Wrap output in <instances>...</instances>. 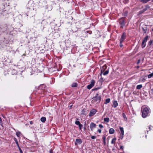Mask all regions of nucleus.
Listing matches in <instances>:
<instances>
[{
  "label": "nucleus",
  "instance_id": "obj_19",
  "mask_svg": "<svg viewBox=\"0 0 153 153\" xmlns=\"http://www.w3.org/2000/svg\"><path fill=\"white\" fill-rule=\"evenodd\" d=\"M103 140V144L104 145H106V143L105 141V139H106V137L105 136H103L102 138Z\"/></svg>",
  "mask_w": 153,
  "mask_h": 153
},
{
  "label": "nucleus",
  "instance_id": "obj_21",
  "mask_svg": "<svg viewBox=\"0 0 153 153\" xmlns=\"http://www.w3.org/2000/svg\"><path fill=\"white\" fill-rule=\"evenodd\" d=\"M78 84L77 83H74L71 85V87L73 88L76 87L77 86Z\"/></svg>",
  "mask_w": 153,
  "mask_h": 153
},
{
  "label": "nucleus",
  "instance_id": "obj_27",
  "mask_svg": "<svg viewBox=\"0 0 153 153\" xmlns=\"http://www.w3.org/2000/svg\"><path fill=\"white\" fill-rule=\"evenodd\" d=\"M104 122L108 123L109 122V118L108 117L105 118H104Z\"/></svg>",
  "mask_w": 153,
  "mask_h": 153
},
{
  "label": "nucleus",
  "instance_id": "obj_38",
  "mask_svg": "<svg viewBox=\"0 0 153 153\" xmlns=\"http://www.w3.org/2000/svg\"><path fill=\"white\" fill-rule=\"evenodd\" d=\"M150 95L153 94V89H152L149 92Z\"/></svg>",
  "mask_w": 153,
  "mask_h": 153
},
{
  "label": "nucleus",
  "instance_id": "obj_40",
  "mask_svg": "<svg viewBox=\"0 0 153 153\" xmlns=\"http://www.w3.org/2000/svg\"><path fill=\"white\" fill-rule=\"evenodd\" d=\"M129 2V0H124V4H126L128 3Z\"/></svg>",
  "mask_w": 153,
  "mask_h": 153
},
{
  "label": "nucleus",
  "instance_id": "obj_9",
  "mask_svg": "<svg viewBox=\"0 0 153 153\" xmlns=\"http://www.w3.org/2000/svg\"><path fill=\"white\" fill-rule=\"evenodd\" d=\"M120 137L121 138V139H122L123 137V135L124 134V131L123 130V127H120Z\"/></svg>",
  "mask_w": 153,
  "mask_h": 153
},
{
  "label": "nucleus",
  "instance_id": "obj_11",
  "mask_svg": "<svg viewBox=\"0 0 153 153\" xmlns=\"http://www.w3.org/2000/svg\"><path fill=\"white\" fill-rule=\"evenodd\" d=\"M75 124L76 125H78L79 126V129L81 130L83 126V125L80 123L79 121H76L75 122Z\"/></svg>",
  "mask_w": 153,
  "mask_h": 153
},
{
  "label": "nucleus",
  "instance_id": "obj_4",
  "mask_svg": "<svg viewBox=\"0 0 153 153\" xmlns=\"http://www.w3.org/2000/svg\"><path fill=\"white\" fill-rule=\"evenodd\" d=\"M107 66L106 65L103 66L101 68V71L100 76H101L102 74H103V75L105 76L108 74L109 73V70H108L105 71L104 72L105 70L107 68Z\"/></svg>",
  "mask_w": 153,
  "mask_h": 153
},
{
  "label": "nucleus",
  "instance_id": "obj_55",
  "mask_svg": "<svg viewBox=\"0 0 153 153\" xmlns=\"http://www.w3.org/2000/svg\"><path fill=\"white\" fill-rule=\"evenodd\" d=\"M17 147H18L19 149L20 148V147L19 146H19H17Z\"/></svg>",
  "mask_w": 153,
  "mask_h": 153
},
{
  "label": "nucleus",
  "instance_id": "obj_16",
  "mask_svg": "<svg viewBox=\"0 0 153 153\" xmlns=\"http://www.w3.org/2000/svg\"><path fill=\"white\" fill-rule=\"evenodd\" d=\"M143 31L144 32V33H146L147 30V27H142Z\"/></svg>",
  "mask_w": 153,
  "mask_h": 153
},
{
  "label": "nucleus",
  "instance_id": "obj_28",
  "mask_svg": "<svg viewBox=\"0 0 153 153\" xmlns=\"http://www.w3.org/2000/svg\"><path fill=\"white\" fill-rule=\"evenodd\" d=\"M142 87V85H139L137 86L136 88L137 89H141Z\"/></svg>",
  "mask_w": 153,
  "mask_h": 153
},
{
  "label": "nucleus",
  "instance_id": "obj_37",
  "mask_svg": "<svg viewBox=\"0 0 153 153\" xmlns=\"http://www.w3.org/2000/svg\"><path fill=\"white\" fill-rule=\"evenodd\" d=\"M85 109H83L82 110V114L85 115Z\"/></svg>",
  "mask_w": 153,
  "mask_h": 153
},
{
  "label": "nucleus",
  "instance_id": "obj_30",
  "mask_svg": "<svg viewBox=\"0 0 153 153\" xmlns=\"http://www.w3.org/2000/svg\"><path fill=\"white\" fill-rule=\"evenodd\" d=\"M101 88V87H97V88H94V89H92V91H97L99 89H100V88Z\"/></svg>",
  "mask_w": 153,
  "mask_h": 153
},
{
  "label": "nucleus",
  "instance_id": "obj_3",
  "mask_svg": "<svg viewBox=\"0 0 153 153\" xmlns=\"http://www.w3.org/2000/svg\"><path fill=\"white\" fill-rule=\"evenodd\" d=\"M92 101L93 102H97L99 103L101 100L100 96H99V94H97L96 96L92 98Z\"/></svg>",
  "mask_w": 153,
  "mask_h": 153
},
{
  "label": "nucleus",
  "instance_id": "obj_15",
  "mask_svg": "<svg viewBox=\"0 0 153 153\" xmlns=\"http://www.w3.org/2000/svg\"><path fill=\"white\" fill-rule=\"evenodd\" d=\"M150 8L149 6L148 5H146L145 6V8H144L143 10L144 12L148 10V9Z\"/></svg>",
  "mask_w": 153,
  "mask_h": 153
},
{
  "label": "nucleus",
  "instance_id": "obj_53",
  "mask_svg": "<svg viewBox=\"0 0 153 153\" xmlns=\"http://www.w3.org/2000/svg\"><path fill=\"white\" fill-rule=\"evenodd\" d=\"M140 68V66H137V68Z\"/></svg>",
  "mask_w": 153,
  "mask_h": 153
},
{
  "label": "nucleus",
  "instance_id": "obj_23",
  "mask_svg": "<svg viewBox=\"0 0 153 153\" xmlns=\"http://www.w3.org/2000/svg\"><path fill=\"white\" fill-rule=\"evenodd\" d=\"M116 138H113L112 139V141H111V143L112 144H115V141H116Z\"/></svg>",
  "mask_w": 153,
  "mask_h": 153
},
{
  "label": "nucleus",
  "instance_id": "obj_25",
  "mask_svg": "<svg viewBox=\"0 0 153 153\" xmlns=\"http://www.w3.org/2000/svg\"><path fill=\"white\" fill-rule=\"evenodd\" d=\"M146 43L143 41H142L141 46L143 48H144L146 46Z\"/></svg>",
  "mask_w": 153,
  "mask_h": 153
},
{
  "label": "nucleus",
  "instance_id": "obj_32",
  "mask_svg": "<svg viewBox=\"0 0 153 153\" xmlns=\"http://www.w3.org/2000/svg\"><path fill=\"white\" fill-rule=\"evenodd\" d=\"M122 115H123V118L124 119H125L126 120H127V118L126 117V114L125 113H123V114H122Z\"/></svg>",
  "mask_w": 153,
  "mask_h": 153
},
{
  "label": "nucleus",
  "instance_id": "obj_49",
  "mask_svg": "<svg viewBox=\"0 0 153 153\" xmlns=\"http://www.w3.org/2000/svg\"><path fill=\"white\" fill-rule=\"evenodd\" d=\"M142 80L143 82H144L146 80V79L145 78H143Z\"/></svg>",
  "mask_w": 153,
  "mask_h": 153
},
{
  "label": "nucleus",
  "instance_id": "obj_33",
  "mask_svg": "<svg viewBox=\"0 0 153 153\" xmlns=\"http://www.w3.org/2000/svg\"><path fill=\"white\" fill-rule=\"evenodd\" d=\"M153 76V73H151L148 75V77L149 78H150L152 77Z\"/></svg>",
  "mask_w": 153,
  "mask_h": 153
},
{
  "label": "nucleus",
  "instance_id": "obj_47",
  "mask_svg": "<svg viewBox=\"0 0 153 153\" xmlns=\"http://www.w3.org/2000/svg\"><path fill=\"white\" fill-rule=\"evenodd\" d=\"M98 131L100 133H101V130L100 129H99L98 130Z\"/></svg>",
  "mask_w": 153,
  "mask_h": 153
},
{
  "label": "nucleus",
  "instance_id": "obj_34",
  "mask_svg": "<svg viewBox=\"0 0 153 153\" xmlns=\"http://www.w3.org/2000/svg\"><path fill=\"white\" fill-rule=\"evenodd\" d=\"M20 133H21L19 131L17 132H16V136L18 137H20Z\"/></svg>",
  "mask_w": 153,
  "mask_h": 153
},
{
  "label": "nucleus",
  "instance_id": "obj_2",
  "mask_svg": "<svg viewBox=\"0 0 153 153\" xmlns=\"http://www.w3.org/2000/svg\"><path fill=\"white\" fill-rule=\"evenodd\" d=\"M118 22L120 25V27L123 28L125 26L126 22L125 17H122L119 19Z\"/></svg>",
  "mask_w": 153,
  "mask_h": 153
},
{
  "label": "nucleus",
  "instance_id": "obj_56",
  "mask_svg": "<svg viewBox=\"0 0 153 153\" xmlns=\"http://www.w3.org/2000/svg\"><path fill=\"white\" fill-rule=\"evenodd\" d=\"M84 129L85 130H86V128H85V127H84Z\"/></svg>",
  "mask_w": 153,
  "mask_h": 153
},
{
  "label": "nucleus",
  "instance_id": "obj_20",
  "mask_svg": "<svg viewBox=\"0 0 153 153\" xmlns=\"http://www.w3.org/2000/svg\"><path fill=\"white\" fill-rule=\"evenodd\" d=\"M41 121L43 123L45 122L46 120V118L45 117H42L40 119Z\"/></svg>",
  "mask_w": 153,
  "mask_h": 153
},
{
  "label": "nucleus",
  "instance_id": "obj_51",
  "mask_svg": "<svg viewBox=\"0 0 153 153\" xmlns=\"http://www.w3.org/2000/svg\"><path fill=\"white\" fill-rule=\"evenodd\" d=\"M151 126H152L151 125L149 126V130H151L150 127Z\"/></svg>",
  "mask_w": 153,
  "mask_h": 153
},
{
  "label": "nucleus",
  "instance_id": "obj_12",
  "mask_svg": "<svg viewBox=\"0 0 153 153\" xmlns=\"http://www.w3.org/2000/svg\"><path fill=\"white\" fill-rule=\"evenodd\" d=\"M118 105V103L117 101H114L113 103V106L114 108H116Z\"/></svg>",
  "mask_w": 153,
  "mask_h": 153
},
{
  "label": "nucleus",
  "instance_id": "obj_26",
  "mask_svg": "<svg viewBox=\"0 0 153 153\" xmlns=\"http://www.w3.org/2000/svg\"><path fill=\"white\" fill-rule=\"evenodd\" d=\"M128 13V12L127 11H126L124 12L123 13L122 15L123 16H127Z\"/></svg>",
  "mask_w": 153,
  "mask_h": 153
},
{
  "label": "nucleus",
  "instance_id": "obj_60",
  "mask_svg": "<svg viewBox=\"0 0 153 153\" xmlns=\"http://www.w3.org/2000/svg\"><path fill=\"white\" fill-rule=\"evenodd\" d=\"M147 136L146 135V137Z\"/></svg>",
  "mask_w": 153,
  "mask_h": 153
},
{
  "label": "nucleus",
  "instance_id": "obj_41",
  "mask_svg": "<svg viewBox=\"0 0 153 153\" xmlns=\"http://www.w3.org/2000/svg\"><path fill=\"white\" fill-rule=\"evenodd\" d=\"M87 33H88L89 34H91L92 33V32L91 31H86Z\"/></svg>",
  "mask_w": 153,
  "mask_h": 153
},
{
  "label": "nucleus",
  "instance_id": "obj_44",
  "mask_svg": "<svg viewBox=\"0 0 153 153\" xmlns=\"http://www.w3.org/2000/svg\"><path fill=\"white\" fill-rule=\"evenodd\" d=\"M140 59H139L138 60L137 62V64H138L139 63H140Z\"/></svg>",
  "mask_w": 153,
  "mask_h": 153
},
{
  "label": "nucleus",
  "instance_id": "obj_39",
  "mask_svg": "<svg viewBox=\"0 0 153 153\" xmlns=\"http://www.w3.org/2000/svg\"><path fill=\"white\" fill-rule=\"evenodd\" d=\"M123 42L120 41V47H122L123 46V45L122 44Z\"/></svg>",
  "mask_w": 153,
  "mask_h": 153
},
{
  "label": "nucleus",
  "instance_id": "obj_57",
  "mask_svg": "<svg viewBox=\"0 0 153 153\" xmlns=\"http://www.w3.org/2000/svg\"><path fill=\"white\" fill-rule=\"evenodd\" d=\"M146 131H147V133H148V132H149L148 130H146Z\"/></svg>",
  "mask_w": 153,
  "mask_h": 153
},
{
  "label": "nucleus",
  "instance_id": "obj_61",
  "mask_svg": "<svg viewBox=\"0 0 153 153\" xmlns=\"http://www.w3.org/2000/svg\"><path fill=\"white\" fill-rule=\"evenodd\" d=\"M152 1H153V0H152Z\"/></svg>",
  "mask_w": 153,
  "mask_h": 153
},
{
  "label": "nucleus",
  "instance_id": "obj_6",
  "mask_svg": "<svg viewBox=\"0 0 153 153\" xmlns=\"http://www.w3.org/2000/svg\"><path fill=\"white\" fill-rule=\"evenodd\" d=\"M97 110L95 109H93L91 110L89 114L90 117H91L94 115L97 112Z\"/></svg>",
  "mask_w": 153,
  "mask_h": 153
},
{
  "label": "nucleus",
  "instance_id": "obj_36",
  "mask_svg": "<svg viewBox=\"0 0 153 153\" xmlns=\"http://www.w3.org/2000/svg\"><path fill=\"white\" fill-rule=\"evenodd\" d=\"M153 41L152 40H150L148 43V45H151L153 43Z\"/></svg>",
  "mask_w": 153,
  "mask_h": 153
},
{
  "label": "nucleus",
  "instance_id": "obj_46",
  "mask_svg": "<svg viewBox=\"0 0 153 153\" xmlns=\"http://www.w3.org/2000/svg\"><path fill=\"white\" fill-rule=\"evenodd\" d=\"M49 153H53V151L52 149H51L49 151Z\"/></svg>",
  "mask_w": 153,
  "mask_h": 153
},
{
  "label": "nucleus",
  "instance_id": "obj_58",
  "mask_svg": "<svg viewBox=\"0 0 153 153\" xmlns=\"http://www.w3.org/2000/svg\"><path fill=\"white\" fill-rule=\"evenodd\" d=\"M152 31H153V28L152 29Z\"/></svg>",
  "mask_w": 153,
  "mask_h": 153
},
{
  "label": "nucleus",
  "instance_id": "obj_52",
  "mask_svg": "<svg viewBox=\"0 0 153 153\" xmlns=\"http://www.w3.org/2000/svg\"><path fill=\"white\" fill-rule=\"evenodd\" d=\"M100 79H101V80H102V81H104V80H103V78L102 77H101L100 78Z\"/></svg>",
  "mask_w": 153,
  "mask_h": 153
},
{
  "label": "nucleus",
  "instance_id": "obj_59",
  "mask_svg": "<svg viewBox=\"0 0 153 153\" xmlns=\"http://www.w3.org/2000/svg\"><path fill=\"white\" fill-rule=\"evenodd\" d=\"M3 117H4V118H5L4 117V116H3Z\"/></svg>",
  "mask_w": 153,
  "mask_h": 153
},
{
  "label": "nucleus",
  "instance_id": "obj_50",
  "mask_svg": "<svg viewBox=\"0 0 153 153\" xmlns=\"http://www.w3.org/2000/svg\"><path fill=\"white\" fill-rule=\"evenodd\" d=\"M20 153H23V152L21 148L19 149Z\"/></svg>",
  "mask_w": 153,
  "mask_h": 153
},
{
  "label": "nucleus",
  "instance_id": "obj_22",
  "mask_svg": "<svg viewBox=\"0 0 153 153\" xmlns=\"http://www.w3.org/2000/svg\"><path fill=\"white\" fill-rule=\"evenodd\" d=\"M150 0H140V1L143 3H146Z\"/></svg>",
  "mask_w": 153,
  "mask_h": 153
},
{
  "label": "nucleus",
  "instance_id": "obj_24",
  "mask_svg": "<svg viewBox=\"0 0 153 153\" xmlns=\"http://www.w3.org/2000/svg\"><path fill=\"white\" fill-rule=\"evenodd\" d=\"M148 38L149 36H146V37L144 38V39L143 41L144 42H146L148 39Z\"/></svg>",
  "mask_w": 153,
  "mask_h": 153
},
{
  "label": "nucleus",
  "instance_id": "obj_14",
  "mask_svg": "<svg viewBox=\"0 0 153 153\" xmlns=\"http://www.w3.org/2000/svg\"><path fill=\"white\" fill-rule=\"evenodd\" d=\"M150 8L149 6L148 5H146L145 6V8H144L143 10L144 12L148 10V9Z\"/></svg>",
  "mask_w": 153,
  "mask_h": 153
},
{
  "label": "nucleus",
  "instance_id": "obj_35",
  "mask_svg": "<svg viewBox=\"0 0 153 153\" xmlns=\"http://www.w3.org/2000/svg\"><path fill=\"white\" fill-rule=\"evenodd\" d=\"M144 12L143 11V10H140L138 12V15H141Z\"/></svg>",
  "mask_w": 153,
  "mask_h": 153
},
{
  "label": "nucleus",
  "instance_id": "obj_31",
  "mask_svg": "<svg viewBox=\"0 0 153 153\" xmlns=\"http://www.w3.org/2000/svg\"><path fill=\"white\" fill-rule=\"evenodd\" d=\"M14 141H15V142L16 143L17 146H19V144H18L17 140V139L16 138H14Z\"/></svg>",
  "mask_w": 153,
  "mask_h": 153
},
{
  "label": "nucleus",
  "instance_id": "obj_43",
  "mask_svg": "<svg viewBox=\"0 0 153 153\" xmlns=\"http://www.w3.org/2000/svg\"><path fill=\"white\" fill-rule=\"evenodd\" d=\"M96 138V136H92L91 137V138L92 139H95Z\"/></svg>",
  "mask_w": 153,
  "mask_h": 153
},
{
  "label": "nucleus",
  "instance_id": "obj_42",
  "mask_svg": "<svg viewBox=\"0 0 153 153\" xmlns=\"http://www.w3.org/2000/svg\"><path fill=\"white\" fill-rule=\"evenodd\" d=\"M99 126L101 128H103V126L101 124H99Z\"/></svg>",
  "mask_w": 153,
  "mask_h": 153
},
{
  "label": "nucleus",
  "instance_id": "obj_13",
  "mask_svg": "<svg viewBox=\"0 0 153 153\" xmlns=\"http://www.w3.org/2000/svg\"><path fill=\"white\" fill-rule=\"evenodd\" d=\"M114 132V130L113 128H111L109 130V133L110 134H112Z\"/></svg>",
  "mask_w": 153,
  "mask_h": 153
},
{
  "label": "nucleus",
  "instance_id": "obj_5",
  "mask_svg": "<svg viewBox=\"0 0 153 153\" xmlns=\"http://www.w3.org/2000/svg\"><path fill=\"white\" fill-rule=\"evenodd\" d=\"M95 83V81L94 79H92L91 82V83L87 86V88L88 89H91L94 86Z\"/></svg>",
  "mask_w": 153,
  "mask_h": 153
},
{
  "label": "nucleus",
  "instance_id": "obj_8",
  "mask_svg": "<svg viewBox=\"0 0 153 153\" xmlns=\"http://www.w3.org/2000/svg\"><path fill=\"white\" fill-rule=\"evenodd\" d=\"M82 141L80 139H76L75 142V145L77 146L78 144H81L82 143Z\"/></svg>",
  "mask_w": 153,
  "mask_h": 153
},
{
  "label": "nucleus",
  "instance_id": "obj_48",
  "mask_svg": "<svg viewBox=\"0 0 153 153\" xmlns=\"http://www.w3.org/2000/svg\"><path fill=\"white\" fill-rule=\"evenodd\" d=\"M120 149H122V150H123V147L122 146H120Z\"/></svg>",
  "mask_w": 153,
  "mask_h": 153
},
{
  "label": "nucleus",
  "instance_id": "obj_54",
  "mask_svg": "<svg viewBox=\"0 0 153 153\" xmlns=\"http://www.w3.org/2000/svg\"><path fill=\"white\" fill-rule=\"evenodd\" d=\"M30 124H32L33 123V122L32 121L30 122Z\"/></svg>",
  "mask_w": 153,
  "mask_h": 153
},
{
  "label": "nucleus",
  "instance_id": "obj_45",
  "mask_svg": "<svg viewBox=\"0 0 153 153\" xmlns=\"http://www.w3.org/2000/svg\"><path fill=\"white\" fill-rule=\"evenodd\" d=\"M2 124V120L1 118L0 117V124Z\"/></svg>",
  "mask_w": 153,
  "mask_h": 153
},
{
  "label": "nucleus",
  "instance_id": "obj_7",
  "mask_svg": "<svg viewBox=\"0 0 153 153\" xmlns=\"http://www.w3.org/2000/svg\"><path fill=\"white\" fill-rule=\"evenodd\" d=\"M126 33L125 32H123L122 33V34L121 36V38L120 41L123 42L124 40L126 39Z\"/></svg>",
  "mask_w": 153,
  "mask_h": 153
},
{
  "label": "nucleus",
  "instance_id": "obj_29",
  "mask_svg": "<svg viewBox=\"0 0 153 153\" xmlns=\"http://www.w3.org/2000/svg\"><path fill=\"white\" fill-rule=\"evenodd\" d=\"M110 98H108L105 100V104H107L108 103L110 102Z\"/></svg>",
  "mask_w": 153,
  "mask_h": 153
},
{
  "label": "nucleus",
  "instance_id": "obj_18",
  "mask_svg": "<svg viewBox=\"0 0 153 153\" xmlns=\"http://www.w3.org/2000/svg\"><path fill=\"white\" fill-rule=\"evenodd\" d=\"M46 86L44 84H42L39 87V88L42 90L45 89Z\"/></svg>",
  "mask_w": 153,
  "mask_h": 153
},
{
  "label": "nucleus",
  "instance_id": "obj_10",
  "mask_svg": "<svg viewBox=\"0 0 153 153\" xmlns=\"http://www.w3.org/2000/svg\"><path fill=\"white\" fill-rule=\"evenodd\" d=\"M96 125L93 122L91 123L90 124V128L92 131H93L94 128L96 127Z\"/></svg>",
  "mask_w": 153,
  "mask_h": 153
},
{
  "label": "nucleus",
  "instance_id": "obj_1",
  "mask_svg": "<svg viewBox=\"0 0 153 153\" xmlns=\"http://www.w3.org/2000/svg\"><path fill=\"white\" fill-rule=\"evenodd\" d=\"M150 110V108L149 107H145L143 106L141 108V111L142 117L143 118H145L149 116Z\"/></svg>",
  "mask_w": 153,
  "mask_h": 153
},
{
  "label": "nucleus",
  "instance_id": "obj_17",
  "mask_svg": "<svg viewBox=\"0 0 153 153\" xmlns=\"http://www.w3.org/2000/svg\"><path fill=\"white\" fill-rule=\"evenodd\" d=\"M79 28V27H77V26H75L73 27V31L76 32Z\"/></svg>",
  "mask_w": 153,
  "mask_h": 153
}]
</instances>
